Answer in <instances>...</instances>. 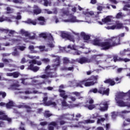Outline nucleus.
<instances>
[{
  "label": "nucleus",
  "mask_w": 130,
  "mask_h": 130,
  "mask_svg": "<svg viewBox=\"0 0 130 130\" xmlns=\"http://www.w3.org/2000/svg\"><path fill=\"white\" fill-rule=\"evenodd\" d=\"M50 56L51 57H54L55 58L53 60L54 61V63L50 68V66H48L46 68L45 73L46 74L41 75V76H37L35 77L34 78H41L42 79H47V78H55L56 77V73L52 72H49V70H53L55 71L59 67L60 64V57L58 56H55V55L51 54L50 55Z\"/></svg>",
  "instance_id": "obj_1"
},
{
  "label": "nucleus",
  "mask_w": 130,
  "mask_h": 130,
  "mask_svg": "<svg viewBox=\"0 0 130 130\" xmlns=\"http://www.w3.org/2000/svg\"><path fill=\"white\" fill-rule=\"evenodd\" d=\"M117 105L120 107H128L130 108V90L125 93L118 92L115 98Z\"/></svg>",
  "instance_id": "obj_2"
},
{
  "label": "nucleus",
  "mask_w": 130,
  "mask_h": 130,
  "mask_svg": "<svg viewBox=\"0 0 130 130\" xmlns=\"http://www.w3.org/2000/svg\"><path fill=\"white\" fill-rule=\"evenodd\" d=\"M19 33L22 35L23 38H13L11 39L10 37H12V36L9 35L7 38H5V39H9V41H12V43H19V41H21V40H23L25 42H28L30 39H36L37 38L36 34H33V35H32L31 34L30 36L29 32L24 29H21Z\"/></svg>",
  "instance_id": "obj_3"
},
{
  "label": "nucleus",
  "mask_w": 130,
  "mask_h": 130,
  "mask_svg": "<svg viewBox=\"0 0 130 130\" xmlns=\"http://www.w3.org/2000/svg\"><path fill=\"white\" fill-rule=\"evenodd\" d=\"M112 16H108L102 20L101 21H98V23L100 25H103V24H108L111 22L110 25H113L112 26L105 27L106 29L108 30H114V29H122L123 28V25L122 23H120L119 21H112Z\"/></svg>",
  "instance_id": "obj_4"
},
{
  "label": "nucleus",
  "mask_w": 130,
  "mask_h": 130,
  "mask_svg": "<svg viewBox=\"0 0 130 130\" xmlns=\"http://www.w3.org/2000/svg\"><path fill=\"white\" fill-rule=\"evenodd\" d=\"M99 79V76H92L90 78L88 79H85L80 81H77V80H74L73 81H69L68 84L70 87H74L76 88V87H82V84H84L85 82H87V81H92V83H94V85L95 84H97V80Z\"/></svg>",
  "instance_id": "obj_5"
},
{
  "label": "nucleus",
  "mask_w": 130,
  "mask_h": 130,
  "mask_svg": "<svg viewBox=\"0 0 130 130\" xmlns=\"http://www.w3.org/2000/svg\"><path fill=\"white\" fill-rule=\"evenodd\" d=\"M63 115L64 114H62V115H61L59 116V117L58 118V119L59 120L58 121H53V122H50L49 124L48 129L49 130H54V127L53 126H55V127L57 129H60V126H61V125H63V124H66V123H67V121H64V119H67V120H68V119L60 118V116H61Z\"/></svg>",
  "instance_id": "obj_6"
},
{
  "label": "nucleus",
  "mask_w": 130,
  "mask_h": 130,
  "mask_svg": "<svg viewBox=\"0 0 130 130\" xmlns=\"http://www.w3.org/2000/svg\"><path fill=\"white\" fill-rule=\"evenodd\" d=\"M94 12L88 11V9L86 11H83V14L79 17V19H78L79 23L81 22H85L88 23V24H91L92 21H91V17L94 16Z\"/></svg>",
  "instance_id": "obj_7"
},
{
  "label": "nucleus",
  "mask_w": 130,
  "mask_h": 130,
  "mask_svg": "<svg viewBox=\"0 0 130 130\" xmlns=\"http://www.w3.org/2000/svg\"><path fill=\"white\" fill-rule=\"evenodd\" d=\"M106 41L107 43H105V44L106 45L107 50L120 44V39L118 37H112L111 39L106 40Z\"/></svg>",
  "instance_id": "obj_8"
},
{
  "label": "nucleus",
  "mask_w": 130,
  "mask_h": 130,
  "mask_svg": "<svg viewBox=\"0 0 130 130\" xmlns=\"http://www.w3.org/2000/svg\"><path fill=\"white\" fill-rule=\"evenodd\" d=\"M59 49L60 50V52H63L64 51H66V52H69V51H68V49H70L71 50H73V54L76 55H80L82 53V52L80 51L77 50L78 49V47L77 46L75 45H69L67 48L66 47H62L59 46Z\"/></svg>",
  "instance_id": "obj_9"
},
{
  "label": "nucleus",
  "mask_w": 130,
  "mask_h": 130,
  "mask_svg": "<svg viewBox=\"0 0 130 130\" xmlns=\"http://www.w3.org/2000/svg\"><path fill=\"white\" fill-rule=\"evenodd\" d=\"M39 36L42 38H48V46L51 48L54 47V41L51 34L48 32H42L40 34Z\"/></svg>",
  "instance_id": "obj_10"
},
{
  "label": "nucleus",
  "mask_w": 130,
  "mask_h": 130,
  "mask_svg": "<svg viewBox=\"0 0 130 130\" xmlns=\"http://www.w3.org/2000/svg\"><path fill=\"white\" fill-rule=\"evenodd\" d=\"M82 116V115L80 113H77L75 116V113H66L64 114V115H62L60 116V118H65L66 119H68V120H72L73 121H75V120H79V118H80Z\"/></svg>",
  "instance_id": "obj_11"
},
{
  "label": "nucleus",
  "mask_w": 130,
  "mask_h": 130,
  "mask_svg": "<svg viewBox=\"0 0 130 130\" xmlns=\"http://www.w3.org/2000/svg\"><path fill=\"white\" fill-rule=\"evenodd\" d=\"M38 21H39L38 22H37V20H32V19H28L27 21H24L26 24H29L30 25H34L35 26L37 24V23L39 24V25H45V19H44V17L41 16L38 18Z\"/></svg>",
  "instance_id": "obj_12"
},
{
  "label": "nucleus",
  "mask_w": 130,
  "mask_h": 130,
  "mask_svg": "<svg viewBox=\"0 0 130 130\" xmlns=\"http://www.w3.org/2000/svg\"><path fill=\"white\" fill-rule=\"evenodd\" d=\"M95 120L91 119L84 120L82 121H79L76 124H72V125H69L70 127H84L85 124L87 123H94Z\"/></svg>",
  "instance_id": "obj_13"
},
{
  "label": "nucleus",
  "mask_w": 130,
  "mask_h": 130,
  "mask_svg": "<svg viewBox=\"0 0 130 130\" xmlns=\"http://www.w3.org/2000/svg\"><path fill=\"white\" fill-rule=\"evenodd\" d=\"M29 63L30 65L28 67V70H31V71H33V72H38L39 71V67H34V64H38V66H41L42 63L40 61H37L36 59H32L29 61Z\"/></svg>",
  "instance_id": "obj_14"
},
{
  "label": "nucleus",
  "mask_w": 130,
  "mask_h": 130,
  "mask_svg": "<svg viewBox=\"0 0 130 130\" xmlns=\"http://www.w3.org/2000/svg\"><path fill=\"white\" fill-rule=\"evenodd\" d=\"M47 99H48L47 96H45L43 98V101L45 106H52V107L56 108L58 110H60L59 107H60L61 105L56 104L55 102L52 101H48L46 102V101H47Z\"/></svg>",
  "instance_id": "obj_15"
},
{
  "label": "nucleus",
  "mask_w": 130,
  "mask_h": 130,
  "mask_svg": "<svg viewBox=\"0 0 130 130\" xmlns=\"http://www.w3.org/2000/svg\"><path fill=\"white\" fill-rule=\"evenodd\" d=\"M89 93H99L100 94L108 96L109 95V88H107L106 90L104 87H101L99 90L97 88H92L89 91Z\"/></svg>",
  "instance_id": "obj_16"
},
{
  "label": "nucleus",
  "mask_w": 130,
  "mask_h": 130,
  "mask_svg": "<svg viewBox=\"0 0 130 130\" xmlns=\"http://www.w3.org/2000/svg\"><path fill=\"white\" fill-rule=\"evenodd\" d=\"M105 43H107L106 40H105L104 42H101L98 39L94 40L92 41V44L93 45H96L97 46H100L102 47V49L103 50H107V48L106 47V45Z\"/></svg>",
  "instance_id": "obj_17"
},
{
  "label": "nucleus",
  "mask_w": 130,
  "mask_h": 130,
  "mask_svg": "<svg viewBox=\"0 0 130 130\" xmlns=\"http://www.w3.org/2000/svg\"><path fill=\"white\" fill-rule=\"evenodd\" d=\"M21 18L22 17L21 16L20 13H17L16 17H5V18L3 17H0V22H4V21H7V22H13V20H14V19H15L16 20H21Z\"/></svg>",
  "instance_id": "obj_18"
},
{
  "label": "nucleus",
  "mask_w": 130,
  "mask_h": 130,
  "mask_svg": "<svg viewBox=\"0 0 130 130\" xmlns=\"http://www.w3.org/2000/svg\"><path fill=\"white\" fill-rule=\"evenodd\" d=\"M31 7L28 6L27 7V10H26V12H28L29 14H34V15H39V14H40V13H41V10L39 9L38 6H34V11H32V10H31Z\"/></svg>",
  "instance_id": "obj_19"
},
{
  "label": "nucleus",
  "mask_w": 130,
  "mask_h": 130,
  "mask_svg": "<svg viewBox=\"0 0 130 130\" xmlns=\"http://www.w3.org/2000/svg\"><path fill=\"white\" fill-rule=\"evenodd\" d=\"M79 21L80 20L77 18V17L74 15L70 16L69 19L62 20V22H64V23H79Z\"/></svg>",
  "instance_id": "obj_20"
},
{
  "label": "nucleus",
  "mask_w": 130,
  "mask_h": 130,
  "mask_svg": "<svg viewBox=\"0 0 130 130\" xmlns=\"http://www.w3.org/2000/svg\"><path fill=\"white\" fill-rule=\"evenodd\" d=\"M61 104L62 107H68V108H74V107H79V106H82V105H81L82 104L81 103L74 104L69 105L68 104H67V102L64 100L62 101Z\"/></svg>",
  "instance_id": "obj_21"
},
{
  "label": "nucleus",
  "mask_w": 130,
  "mask_h": 130,
  "mask_svg": "<svg viewBox=\"0 0 130 130\" xmlns=\"http://www.w3.org/2000/svg\"><path fill=\"white\" fill-rule=\"evenodd\" d=\"M61 37H62V38H63L64 39H68V40L72 41V42H75V40L74 39V38L70 36V34L66 31L61 32Z\"/></svg>",
  "instance_id": "obj_22"
},
{
  "label": "nucleus",
  "mask_w": 130,
  "mask_h": 130,
  "mask_svg": "<svg viewBox=\"0 0 130 130\" xmlns=\"http://www.w3.org/2000/svg\"><path fill=\"white\" fill-rule=\"evenodd\" d=\"M99 109L100 111H106L108 108V103L103 102L99 105Z\"/></svg>",
  "instance_id": "obj_23"
},
{
  "label": "nucleus",
  "mask_w": 130,
  "mask_h": 130,
  "mask_svg": "<svg viewBox=\"0 0 130 130\" xmlns=\"http://www.w3.org/2000/svg\"><path fill=\"white\" fill-rule=\"evenodd\" d=\"M61 89H64V85H60L59 87L58 91L60 93V97H62L63 99H67V98H68V95L66 94V91Z\"/></svg>",
  "instance_id": "obj_24"
},
{
  "label": "nucleus",
  "mask_w": 130,
  "mask_h": 130,
  "mask_svg": "<svg viewBox=\"0 0 130 130\" xmlns=\"http://www.w3.org/2000/svg\"><path fill=\"white\" fill-rule=\"evenodd\" d=\"M79 63L83 64V63H89L90 62H92L93 61H91L90 59L87 58L86 57H82L76 60Z\"/></svg>",
  "instance_id": "obj_25"
},
{
  "label": "nucleus",
  "mask_w": 130,
  "mask_h": 130,
  "mask_svg": "<svg viewBox=\"0 0 130 130\" xmlns=\"http://www.w3.org/2000/svg\"><path fill=\"white\" fill-rule=\"evenodd\" d=\"M0 120H7L8 122L12 121V119L8 117V116L5 114V112L0 111Z\"/></svg>",
  "instance_id": "obj_26"
},
{
  "label": "nucleus",
  "mask_w": 130,
  "mask_h": 130,
  "mask_svg": "<svg viewBox=\"0 0 130 130\" xmlns=\"http://www.w3.org/2000/svg\"><path fill=\"white\" fill-rule=\"evenodd\" d=\"M41 94L42 92H38V91L37 90H34L33 89H31V88H28L27 89H26L25 91H24V94Z\"/></svg>",
  "instance_id": "obj_27"
},
{
  "label": "nucleus",
  "mask_w": 130,
  "mask_h": 130,
  "mask_svg": "<svg viewBox=\"0 0 130 130\" xmlns=\"http://www.w3.org/2000/svg\"><path fill=\"white\" fill-rule=\"evenodd\" d=\"M81 36L83 37L84 42H89L90 41V35L86 34L84 32L81 33Z\"/></svg>",
  "instance_id": "obj_28"
},
{
  "label": "nucleus",
  "mask_w": 130,
  "mask_h": 130,
  "mask_svg": "<svg viewBox=\"0 0 130 130\" xmlns=\"http://www.w3.org/2000/svg\"><path fill=\"white\" fill-rule=\"evenodd\" d=\"M19 87H20V85H19V82L16 81V84H14L11 85L10 87H8V89L10 90H20L19 89Z\"/></svg>",
  "instance_id": "obj_29"
},
{
  "label": "nucleus",
  "mask_w": 130,
  "mask_h": 130,
  "mask_svg": "<svg viewBox=\"0 0 130 130\" xmlns=\"http://www.w3.org/2000/svg\"><path fill=\"white\" fill-rule=\"evenodd\" d=\"M129 51H130L129 49L121 51L120 52V55H121V56H124V55H129V54H128Z\"/></svg>",
  "instance_id": "obj_30"
},
{
  "label": "nucleus",
  "mask_w": 130,
  "mask_h": 130,
  "mask_svg": "<svg viewBox=\"0 0 130 130\" xmlns=\"http://www.w3.org/2000/svg\"><path fill=\"white\" fill-rule=\"evenodd\" d=\"M104 83H105L106 84H110L111 86H114V85H115V82H114V81H113V80L111 79H108L104 81Z\"/></svg>",
  "instance_id": "obj_31"
},
{
  "label": "nucleus",
  "mask_w": 130,
  "mask_h": 130,
  "mask_svg": "<svg viewBox=\"0 0 130 130\" xmlns=\"http://www.w3.org/2000/svg\"><path fill=\"white\" fill-rule=\"evenodd\" d=\"M81 85H82V87H80V88H83V85H84L85 87H90V86H93L94 85V82H92V81H90V82L85 81L84 83Z\"/></svg>",
  "instance_id": "obj_32"
},
{
  "label": "nucleus",
  "mask_w": 130,
  "mask_h": 130,
  "mask_svg": "<svg viewBox=\"0 0 130 130\" xmlns=\"http://www.w3.org/2000/svg\"><path fill=\"white\" fill-rule=\"evenodd\" d=\"M1 31H2V32H4L5 33H9V34H11V35H13V34L15 33V31L14 30H9L8 29H5L4 28L1 29Z\"/></svg>",
  "instance_id": "obj_33"
},
{
  "label": "nucleus",
  "mask_w": 130,
  "mask_h": 130,
  "mask_svg": "<svg viewBox=\"0 0 130 130\" xmlns=\"http://www.w3.org/2000/svg\"><path fill=\"white\" fill-rule=\"evenodd\" d=\"M19 108H26V111L28 112H30V110L31 109V108L29 107H28V106L23 104V105H20L18 106Z\"/></svg>",
  "instance_id": "obj_34"
},
{
  "label": "nucleus",
  "mask_w": 130,
  "mask_h": 130,
  "mask_svg": "<svg viewBox=\"0 0 130 130\" xmlns=\"http://www.w3.org/2000/svg\"><path fill=\"white\" fill-rule=\"evenodd\" d=\"M105 120L106 119L104 118H101L98 119L97 121V124H102L103 125H104V124H103V122L105 121Z\"/></svg>",
  "instance_id": "obj_35"
},
{
  "label": "nucleus",
  "mask_w": 130,
  "mask_h": 130,
  "mask_svg": "<svg viewBox=\"0 0 130 130\" xmlns=\"http://www.w3.org/2000/svg\"><path fill=\"white\" fill-rule=\"evenodd\" d=\"M73 95H75L76 97H78V99H81V98H83L82 96H81V93L77 91L73 92L71 93Z\"/></svg>",
  "instance_id": "obj_36"
},
{
  "label": "nucleus",
  "mask_w": 130,
  "mask_h": 130,
  "mask_svg": "<svg viewBox=\"0 0 130 130\" xmlns=\"http://www.w3.org/2000/svg\"><path fill=\"white\" fill-rule=\"evenodd\" d=\"M37 47L40 49V51H48L49 50L48 49H45V46H40Z\"/></svg>",
  "instance_id": "obj_37"
},
{
  "label": "nucleus",
  "mask_w": 130,
  "mask_h": 130,
  "mask_svg": "<svg viewBox=\"0 0 130 130\" xmlns=\"http://www.w3.org/2000/svg\"><path fill=\"white\" fill-rule=\"evenodd\" d=\"M28 49L30 50L31 53H37V51H35L34 50V46H29L28 47Z\"/></svg>",
  "instance_id": "obj_38"
},
{
  "label": "nucleus",
  "mask_w": 130,
  "mask_h": 130,
  "mask_svg": "<svg viewBox=\"0 0 130 130\" xmlns=\"http://www.w3.org/2000/svg\"><path fill=\"white\" fill-rule=\"evenodd\" d=\"M15 104H14V102L13 101H10L9 103L6 104V107L7 108H11L14 106Z\"/></svg>",
  "instance_id": "obj_39"
},
{
  "label": "nucleus",
  "mask_w": 130,
  "mask_h": 130,
  "mask_svg": "<svg viewBox=\"0 0 130 130\" xmlns=\"http://www.w3.org/2000/svg\"><path fill=\"white\" fill-rule=\"evenodd\" d=\"M25 57H28V58H30L31 59H33L34 58H36L37 59H39V58H40V57L38 56H32V55H24Z\"/></svg>",
  "instance_id": "obj_40"
},
{
  "label": "nucleus",
  "mask_w": 130,
  "mask_h": 130,
  "mask_svg": "<svg viewBox=\"0 0 130 130\" xmlns=\"http://www.w3.org/2000/svg\"><path fill=\"white\" fill-rule=\"evenodd\" d=\"M7 2H13L14 4H23L22 0H6Z\"/></svg>",
  "instance_id": "obj_41"
},
{
  "label": "nucleus",
  "mask_w": 130,
  "mask_h": 130,
  "mask_svg": "<svg viewBox=\"0 0 130 130\" xmlns=\"http://www.w3.org/2000/svg\"><path fill=\"white\" fill-rule=\"evenodd\" d=\"M64 9H62V15H61L62 17H65V16H70V12L69 11H64Z\"/></svg>",
  "instance_id": "obj_42"
},
{
  "label": "nucleus",
  "mask_w": 130,
  "mask_h": 130,
  "mask_svg": "<svg viewBox=\"0 0 130 130\" xmlns=\"http://www.w3.org/2000/svg\"><path fill=\"white\" fill-rule=\"evenodd\" d=\"M2 61L5 63H6V64H9V65H10V63H11V62L13 61V60L11 59H4V58L2 59Z\"/></svg>",
  "instance_id": "obj_43"
},
{
  "label": "nucleus",
  "mask_w": 130,
  "mask_h": 130,
  "mask_svg": "<svg viewBox=\"0 0 130 130\" xmlns=\"http://www.w3.org/2000/svg\"><path fill=\"white\" fill-rule=\"evenodd\" d=\"M123 17H125V15L122 14L121 12H119L116 16L117 19H120L121 18H123Z\"/></svg>",
  "instance_id": "obj_44"
},
{
  "label": "nucleus",
  "mask_w": 130,
  "mask_h": 130,
  "mask_svg": "<svg viewBox=\"0 0 130 130\" xmlns=\"http://www.w3.org/2000/svg\"><path fill=\"white\" fill-rule=\"evenodd\" d=\"M7 14H11L12 13H14V9L10 8L8 7L6 8Z\"/></svg>",
  "instance_id": "obj_45"
},
{
  "label": "nucleus",
  "mask_w": 130,
  "mask_h": 130,
  "mask_svg": "<svg viewBox=\"0 0 130 130\" xmlns=\"http://www.w3.org/2000/svg\"><path fill=\"white\" fill-rule=\"evenodd\" d=\"M52 114L49 112V111H46L44 113L45 117H50Z\"/></svg>",
  "instance_id": "obj_46"
},
{
  "label": "nucleus",
  "mask_w": 130,
  "mask_h": 130,
  "mask_svg": "<svg viewBox=\"0 0 130 130\" xmlns=\"http://www.w3.org/2000/svg\"><path fill=\"white\" fill-rule=\"evenodd\" d=\"M85 107H87V108L89 110H92V109H94V108H95V105H86V106H84Z\"/></svg>",
  "instance_id": "obj_47"
},
{
  "label": "nucleus",
  "mask_w": 130,
  "mask_h": 130,
  "mask_svg": "<svg viewBox=\"0 0 130 130\" xmlns=\"http://www.w3.org/2000/svg\"><path fill=\"white\" fill-rule=\"evenodd\" d=\"M118 115V112H113L112 113V118L113 119H115V118H116V116Z\"/></svg>",
  "instance_id": "obj_48"
},
{
  "label": "nucleus",
  "mask_w": 130,
  "mask_h": 130,
  "mask_svg": "<svg viewBox=\"0 0 130 130\" xmlns=\"http://www.w3.org/2000/svg\"><path fill=\"white\" fill-rule=\"evenodd\" d=\"M113 59L115 62H116V61H121V58H119L117 56H114Z\"/></svg>",
  "instance_id": "obj_49"
},
{
  "label": "nucleus",
  "mask_w": 130,
  "mask_h": 130,
  "mask_svg": "<svg viewBox=\"0 0 130 130\" xmlns=\"http://www.w3.org/2000/svg\"><path fill=\"white\" fill-rule=\"evenodd\" d=\"M104 8H105V7H104V6H103V5L101 4L100 5L98 6V7H97V10L98 11H102V10H103V9H104Z\"/></svg>",
  "instance_id": "obj_50"
},
{
  "label": "nucleus",
  "mask_w": 130,
  "mask_h": 130,
  "mask_svg": "<svg viewBox=\"0 0 130 130\" xmlns=\"http://www.w3.org/2000/svg\"><path fill=\"white\" fill-rule=\"evenodd\" d=\"M17 48H15L14 52H13L12 53V55H14V56H18V55H19V52H18V51H17Z\"/></svg>",
  "instance_id": "obj_51"
},
{
  "label": "nucleus",
  "mask_w": 130,
  "mask_h": 130,
  "mask_svg": "<svg viewBox=\"0 0 130 130\" xmlns=\"http://www.w3.org/2000/svg\"><path fill=\"white\" fill-rule=\"evenodd\" d=\"M99 117V114L98 113H94L91 115L90 118H92V119H95V118H98Z\"/></svg>",
  "instance_id": "obj_52"
},
{
  "label": "nucleus",
  "mask_w": 130,
  "mask_h": 130,
  "mask_svg": "<svg viewBox=\"0 0 130 130\" xmlns=\"http://www.w3.org/2000/svg\"><path fill=\"white\" fill-rule=\"evenodd\" d=\"M44 6L45 7H48V6H51V3L50 2H48L47 0H44Z\"/></svg>",
  "instance_id": "obj_53"
},
{
  "label": "nucleus",
  "mask_w": 130,
  "mask_h": 130,
  "mask_svg": "<svg viewBox=\"0 0 130 130\" xmlns=\"http://www.w3.org/2000/svg\"><path fill=\"white\" fill-rule=\"evenodd\" d=\"M130 123V119H127L125 121H124L123 125V126H125Z\"/></svg>",
  "instance_id": "obj_54"
},
{
  "label": "nucleus",
  "mask_w": 130,
  "mask_h": 130,
  "mask_svg": "<svg viewBox=\"0 0 130 130\" xmlns=\"http://www.w3.org/2000/svg\"><path fill=\"white\" fill-rule=\"evenodd\" d=\"M21 83L24 85H29V84L27 83V82H28V81H27V78H22L21 79Z\"/></svg>",
  "instance_id": "obj_55"
},
{
  "label": "nucleus",
  "mask_w": 130,
  "mask_h": 130,
  "mask_svg": "<svg viewBox=\"0 0 130 130\" xmlns=\"http://www.w3.org/2000/svg\"><path fill=\"white\" fill-rule=\"evenodd\" d=\"M58 3L57 4H55V6H60V3L61 5H63V3L66 2V0H57Z\"/></svg>",
  "instance_id": "obj_56"
},
{
  "label": "nucleus",
  "mask_w": 130,
  "mask_h": 130,
  "mask_svg": "<svg viewBox=\"0 0 130 130\" xmlns=\"http://www.w3.org/2000/svg\"><path fill=\"white\" fill-rule=\"evenodd\" d=\"M19 75H20V74L18 72H14L12 73V77H13V78H18Z\"/></svg>",
  "instance_id": "obj_57"
},
{
  "label": "nucleus",
  "mask_w": 130,
  "mask_h": 130,
  "mask_svg": "<svg viewBox=\"0 0 130 130\" xmlns=\"http://www.w3.org/2000/svg\"><path fill=\"white\" fill-rule=\"evenodd\" d=\"M43 89L44 90H48V91H52V90H53V87L51 86H48L47 87H44Z\"/></svg>",
  "instance_id": "obj_58"
},
{
  "label": "nucleus",
  "mask_w": 130,
  "mask_h": 130,
  "mask_svg": "<svg viewBox=\"0 0 130 130\" xmlns=\"http://www.w3.org/2000/svg\"><path fill=\"white\" fill-rule=\"evenodd\" d=\"M41 61L45 62V63H47V62H49L50 61V59L49 58H43L41 59Z\"/></svg>",
  "instance_id": "obj_59"
},
{
  "label": "nucleus",
  "mask_w": 130,
  "mask_h": 130,
  "mask_svg": "<svg viewBox=\"0 0 130 130\" xmlns=\"http://www.w3.org/2000/svg\"><path fill=\"white\" fill-rule=\"evenodd\" d=\"M128 8H130V5L127 4L124 6L123 11H128Z\"/></svg>",
  "instance_id": "obj_60"
},
{
  "label": "nucleus",
  "mask_w": 130,
  "mask_h": 130,
  "mask_svg": "<svg viewBox=\"0 0 130 130\" xmlns=\"http://www.w3.org/2000/svg\"><path fill=\"white\" fill-rule=\"evenodd\" d=\"M42 84V83H38V81L34 80L32 82L31 85H35L36 86H37V85H39V86H41Z\"/></svg>",
  "instance_id": "obj_61"
},
{
  "label": "nucleus",
  "mask_w": 130,
  "mask_h": 130,
  "mask_svg": "<svg viewBox=\"0 0 130 130\" xmlns=\"http://www.w3.org/2000/svg\"><path fill=\"white\" fill-rule=\"evenodd\" d=\"M127 113H130V111L124 110L119 113V114H127Z\"/></svg>",
  "instance_id": "obj_62"
},
{
  "label": "nucleus",
  "mask_w": 130,
  "mask_h": 130,
  "mask_svg": "<svg viewBox=\"0 0 130 130\" xmlns=\"http://www.w3.org/2000/svg\"><path fill=\"white\" fill-rule=\"evenodd\" d=\"M63 63H68V62H70V60H69V58L64 57L63 59Z\"/></svg>",
  "instance_id": "obj_63"
},
{
  "label": "nucleus",
  "mask_w": 130,
  "mask_h": 130,
  "mask_svg": "<svg viewBox=\"0 0 130 130\" xmlns=\"http://www.w3.org/2000/svg\"><path fill=\"white\" fill-rule=\"evenodd\" d=\"M17 48L18 49H19V50L23 51V50H25V49H26V47L24 46H21L18 47Z\"/></svg>",
  "instance_id": "obj_64"
}]
</instances>
